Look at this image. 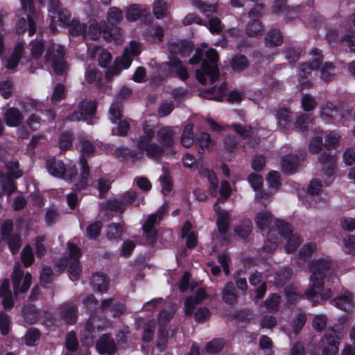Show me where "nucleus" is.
<instances>
[{"label": "nucleus", "instance_id": "nucleus-13", "mask_svg": "<svg viewBox=\"0 0 355 355\" xmlns=\"http://www.w3.org/2000/svg\"><path fill=\"white\" fill-rule=\"evenodd\" d=\"M313 60L311 63H303L299 71V82L302 87L311 86V73L313 69H316L320 64L322 55L321 52L315 49L311 52Z\"/></svg>", "mask_w": 355, "mask_h": 355}, {"label": "nucleus", "instance_id": "nucleus-56", "mask_svg": "<svg viewBox=\"0 0 355 355\" xmlns=\"http://www.w3.org/2000/svg\"><path fill=\"white\" fill-rule=\"evenodd\" d=\"M162 186V192H169L172 190L173 184L168 172L166 170L163 171V174L159 178Z\"/></svg>", "mask_w": 355, "mask_h": 355}, {"label": "nucleus", "instance_id": "nucleus-16", "mask_svg": "<svg viewBox=\"0 0 355 355\" xmlns=\"http://www.w3.org/2000/svg\"><path fill=\"white\" fill-rule=\"evenodd\" d=\"M327 346L322 349V355H336L338 352L340 340L343 337V329L340 327H332L326 333Z\"/></svg>", "mask_w": 355, "mask_h": 355}, {"label": "nucleus", "instance_id": "nucleus-30", "mask_svg": "<svg viewBox=\"0 0 355 355\" xmlns=\"http://www.w3.org/2000/svg\"><path fill=\"white\" fill-rule=\"evenodd\" d=\"M78 309L76 306L65 304L60 308V314L62 318L69 324H73L77 319Z\"/></svg>", "mask_w": 355, "mask_h": 355}, {"label": "nucleus", "instance_id": "nucleus-43", "mask_svg": "<svg viewBox=\"0 0 355 355\" xmlns=\"http://www.w3.org/2000/svg\"><path fill=\"white\" fill-rule=\"evenodd\" d=\"M293 271L288 268L279 269L275 275V284L277 287H282L292 277Z\"/></svg>", "mask_w": 355, "mask_h": 355}, {"label": "nucleus", "instance_id": "nucleus-29", "mask_svg": "<svg viewBox=\"0 0 355 355\" xmlns=\"http://www.w3.org/2000/svg\"><path fill=\"white\" fill-rule=\"evenodd\" d=\"M193 46L189 41H180L177 43H170L169 49L173 54H180L182 56H187L192 51Z\"/></svg>", "mask_w": 355, "mask_h": 355}, {"label": "nucleus", "instance_id": "nucleus-14", "mask_svg": "<svg viewBox=\"0 0 355 355\" xmlns=\"http://www.w3.org/2000/svg\"><path fill=\"white\" fill-rule=\"evenodd\" d=\"M13 223L10 220L3 221L1 225V236L3 240L8 243L10 250L12 254L17 253L21 245V240L18 234L12 233Z\"/></svg>", "mask_w": 355, "mask_h": 355}, {"label": "nucleus", "instance_id": "nucleus-35", "mask_svg": "<svg viewBox=\"0 0 355 355\" xmlns=\"http://www.w3.org/2000/svg\"><path fill=\"white\" fill-rule=\"evenodd\" d=\"M202 177L206 178L209 183L210 195L215 197L217 195L218 179L216 175L213 171L208 168H204L200 171Z\"/></svg>", "mask_w": 355, "mask_h": 355}, {"label": "nucleus", "instance_id": "nucleus-1", "mask_svg": "<svg viewBox=\"0 0 355 355\" xmlns=\"http://www.w3.org/2000/svg\"><path fill=\"white\" fill-rule=\"evenodd\" d=\"M179 132V128L164 127L157 133V140L159 144L153 143L155 137V126L145 123L143 125V134L137 141V148L151 158L159 157L164 148L171 146L175 141Z\"/></svg>", "mask_w": 355, "mask_h": 355}, {"label": "nucleus", "instance_id": "nucleus-50", "mask_svg": "<svg viewBox=\"0 0 355 355\" xmlns=\"http://www.w3.org/2000/svg\"><path fill=\"white\" fill-rule=\"evenodd\" d=\"M280 296L276 294H271L264 302L267 310L270 312H275L279 309L280 304Z\"/></svg>", "mask_w": 355, "mask_h": 355}, {"label": "nucleus", "instance_id": "nucleus-46", "mask_svg": "<svg viewBox=\"0 0 355 355\" xmlns=\"http://www.w3.org/2000/svg\"><path fill=\"white\" fill-rule=\"evenodd\" d=\"M252 230V223L250 220H245L242 221L235 228V232L236 234L241 237H247Z\"/></svg>", "mask_w": 355, "mask_h": 355}, {"label": "nucleus", "instance_id": "nucleus-53", "mask_svg": "<svg viewBox=\"0 0 355 355\" xmlns=\"http://www.w3.org/2000/svg\"><path fill=\"white\" fill-rule=\"evenodd\" d=\"M225 341L222 339H214L206 346V351L209 354H216L221 352L225 347Z\"/></svg>", "mask_w": 355, "mask_h": 355}, {"label": "nucleus", "instance_id": "nucleus-9", "mask_svg": "<svg viewBox=\"0 0 355 355\" xmlns=\"http://www.w3.org/2000/svg\"><path fill=\"white\" fill-rule=\"evenodd\" d=\"M277 228L278 230L279 237L276 236V241L278 243L279 239L286 240L285 250L288 253L294 252L302 243V239L300 236L293 233L291 226L284 222H277Z\"/></svg>", "mask_w": 355, "mask_h": 355}, {"label": "nucleus", "instance_id": "nucleus-32", "mask_svg": "<svg viewBox=\"0 0 355 355\" xmlns=\"http://www.w3.org/2000/svg\"><path fill=\"white\" fill-rule=\"evenodd\" d=\"M0 296L2 298L3 306L10 308L12 306L13 301L12 293L10 290V283L8 279H5L0 286Z\"/></svg>", "mask_w": 355, "mask_h": 355}, {"label": "nucleus", "instance_id": "nucleus-11", "mask_svg": "<svg viewBox=\"0 0 355 355\" xmlns=\"http://www.w3.org/2000/svg\"><path fill=\"white\" fill-rule=\"evenodd\" d=\"M64 48L61 45L50 44L46 50L45 58L51 62L52 67L55 73L63 75L67 69L66 62L64 60Z\"/></svg>", "mask_w": 355, "mask_h": 355}, {"label": "nucleus", "instance_id": "nucleus-22", "mask_svg": "<svg viewBox=\"0 0 355 355\" xmlns=\"http://www.w3.org/2000/svg\"><path fill=\"white\" fill-rule=\"evenodd\" d=\"M96 349L101 354H113L116 349V345L112 338L107 335L102 336L96 343Z\"/></svg>", "mask_w": 355, "mask_h": 355}, {"label": "nucleus", "instance_id": "nucleus-10", "mask_svg": "<svg viewBox=\"0 0 355 355\" xmlns=\"http://www.w3.org/2000/svg\"><path fill=\"white\" fill-rule=\"evenodd\" d=\"M46 167L49 174L64 180H71L77 174L74 165H66L62 160L55 158L49 159L46 162Z\"/></svg>", "mask_w": 355, "mask_h": 355}, {"label": "nucleus", "instance_id": "nucleus-27", "mask_svg": "<svg viewBox=\"0 0 355 355\" xmlns=\"http://www.w3.org/2000/svg\"><path fill=\"white\" fill-rule=\"evenodd\" d=\"M320 114L323 121L327 123L330 122L332 119H336L337 116H343V114L331 103H327L322 105Z\"/></svg>", "mask_w": 355, "mask_h": 355}, {"label": "nucleus", "instance_id": "nucleus-7", "mask_svg": "<svg viewBox=\"0 0 355 355\" xmlns=\"http://www.w3.org/2000/svg\"><path fill=\"white\" fill-rule=\"evenodd\" d=\"M68 250L69 257L60 259L56 263V268L59 270H63L67 268L70 279L76 280L81 273V268L78 261L80 250L71 243H68Z\"/></svg>", "mask_w": 355, "mask_h": 355}, {"label": "nucleus", "instance_id": "nucleus-24", "mask_svg": "<svg viewBox=\"0 0 355 355\" xmlns=\"http://www.w3.org/2000/svg\"><path fill=\"white\" fill-rule=\"evenodd\" d=\"M334 304L338 309L350 312L354 309V304L352 302V295L350 292L346 291L343 294L336 297L334 300Z\"/></svg>", "mask_w": 355, "mask_h": 355}, {"label": "nucleus", "instance_id": "nucleus-48", "mask_svg": "<svg viewBox=\"0 0 355 355\" xmlns=\"http://www.w3.org/2000/svg\"><path fill=\"white\" fill-rule=\"evenodd\" d=\"M312 121L313 118L310 115L302 114L297 118L295 126L301 131H306Z\"/></svg>", "mask_w": 355, "mask_h": 355}, {"label": "nucleus", "instance_id": "nucleus-25", "mask_svg": "<svg viewBox=\"0 0 355 355\" xmlns=\"http://www.w3.org/2000/svg\"><path fill=\"white\" fill-rule=\"evenodd\" d=\"M24 44L23 42H18L15 46L12 53L6 60V67L8 69H15L19 64L22 54L24 51Z\"/></svg>", "mask_w": 355, "mask_h": 355}, {"label": "nucleus", "instance_id": "nucleus-26", "mask_svg": "<svg viewBox=\"0 0 355 355\" xmlns=\"http://www.w3.org/2000/svg\"><path fill=\"white\" fill-rule=\"evenodd\" d=\"M24 119L20 111L15 107L8 108L4 114V120L8 126L17 127Z\"/></svg>", "mask_w": 355, "mask_h": 355}, {"label": "nucleus", "instance_id": "nucleus-19", "mask_svg": "<svg viewBox=\"0 0 355 355\" xmlns=\"http://www.w3.org/2000/svg\"><path fill=\"white\" fill-rule=\"evenodd\" d=\"M96 110V103L94 101L84 100L79 105V112H74L69 116L71 121L86 120L87 116H93Z\"/></svg>", "mask_w": 355, "mask_h": 355}, {"label": "nucleus", "instance_id": "nucleus-8", "mask_svg": "<svg viewBox=\"0 0 355 355\" xmlns=\"http://www.w3.org/2000/svg\"><path fill=\"white\" fill-rule=\"evenodd\" d=\"M112 33L110 32L109 26L105 21H101L99 24L96 22H92L88 28V31H86V37L96 40L98 38L101 33H103V37L107 41L114 40L117 44H121L123 42L122 36L119 30L117 28H112Z\"/></svg>", "mask_w": 355, "mask_h": 355}, {"label": "nucleus", "instance_id": "nucleus-42", "mask_svg": "<svg viewBox=\"0 0 355 355\" xmlns=\"http://www.w3.org/2000/svg\"><path fill=\"white\" fill-rule=\"evenodd\" d=\"M265 40L268 46H276L282 43L283 37L279 30L272 29L268 32Z\"/></svg>", "mask_w": 355, "mask_h": 355}, {"label": "nucleus", "instance_id": "nucleus-49", "mask_svg": "<svg viewBox=\"0 0 355 355\" xmlns=\"http://www.w3.org/2000/svg\"><path fill=\"white\" fill-rule=\"evenodd\" d=\"M123 227L120 224L111 223L107 227V236L110 240H116L123 234Z\"/></svg>", "mask_w": 355, "mask_h": 355}, {"label": "nucleus", "instance_id": "nucleus-17", "mask_svg": "<svg viewBox=\"0 0 355 355\" xmlns=\"http://www.w3.org/2000/svg\"><path fill=\"white\" fill-rule=\"evenodd\" d=\"M32 277L29 272L24 276L21 267L17 263L12 274V284L15 294L22 293L27 291L31 284Z\"/></svg>", "mask_w": 355, "mask_h": 355}, {"label": "nucleus", "instance_id": "nucleus-34", "mask_svg": "<svg viewBox=\"0 0 355 355\" xmlns=\"http://www.w3.org/2000/svg\"><path fill=\"white\" fill-rule=\"evenodd\" d=\"M223 300L229 304H233L237 301L236 288L233 282H227L222 291Z\"/></svg>", "mask_w": 355, "mask_h": 355}, {"label": "nucleus", "instance_id": "nucleus-15", "mask_svg": "<svg viewBox=\"0 0 355 355\" xmlns=\"http://www.w3.org/2000/svg\"><path fill=\"white\" fill-rule=\"evenodd\" d=\"M165 211L162 207L159 208L155 214L150 215L143 225V230L146 239V242L149 245H154L157 239V232L155 226L159 224L162 217Z\"/></svg>", "mask_w": 355, "mask_h": 355}, {"label": "nucleus", "instance_id": "nucleus-39", "mask_svg": "<svg viewBox=\"0 0 355 355\" xmlns=\"http://www.w3.org/2000/svg\"><path fill=\"white\" fill-rule=\"evenodd\" d=\"M276 119L277 120L278 125L284 130L287 128L290 125L292 119L291 114L286 108H281L277 111Z\"/></svg>", "mask_w": 355, "mask_h": 355}, {"label": "nucleus", "instance_id": "nucleus-55", "mask_svg": "<svg viewBox=\"0 0 355 355\" xmlns=\"http://www.w3.org/2000/svg\"><path fill=\"white\" fill-rule=\"evenodd\" d=\"M0 184L2 189L9 196L13 193L17 189L14 181L6 178L1 173H0Z\"/></svg>", "mask_w": 355, "mask_h": 355}, {"label": "nucleus", "instance_id": "nucleus-45", "mask_svg": "<svg viewBox=\"0 0 355 355\" xmlns=\"http://www.w3.org/2000/svg\"><path fill=\"white\" fill-rule=\"evenodd\" d=\"M180 141L182 145L186 148L190 147L193 144L192 123H189L184 127Z\"/></svg>", "mask_w": 355, "mask_h": 355}, {"label": "nucleus", "instance_id": "nucleus-41", "mask_svg": "<svg viewBox=\"0 0 355 355\" xmlns=\"http://www.w3.org/2000/svg\"><path fill=\"white\" fill-rule=\"evenodd\" d=\"M92 57L98 55V60L99 64L102 67H106L112 60V55L110 52L106 50L101 49L99 47H94L91 52Z\"/></svg>", "mask_w": 355, "mask_h": 355}, {"label": "nucleus", "instance_id": "nucleus-36", "mask_svg": "<svg viewBox=\"0 0 355 355\" xmlns=\"http://www.w3.org/2000/svg\"><path fill=\"white\" fill-rule=\"evenodd\" d=\"M91 284L94 290L104 293L108 289V281L103 273H96L92 276Z\"/></svg>", "mask_w": 355, "mask_h": 355}, {"label": "nucleus", "instance_id": "nucleus-63", "mask_svg": "<svg viewBox=\"0 0 355 355\" xmlns=\"http://www.w3.org/2000/svg\"><path fill=\"white\" fill-rule=\"evenodd\" d=\"M343 250L347 254H355V236L349 235L343 240Z\"/></svg>", "mask_w": 355, "mask_h": 355}, {"label": "nucleus", "instance_id": "nucleus-59", "mask_svg": "<svg viewBox=\"0 0 355 355\" xmlns=\"http://www.w3.org/2000/svg\"><path fill=\"white\" fill-rule=\"evenodd\" d=\"M155 327V320H149L144 327L143 340L146 342H150L153 340Z\"/></svg>", "mask_w": 355, "mask_h": 355}, {"label": "nucleus", "instance_id": "nucleus-2", "mask_svg": "<svg viewBox=\"0 0 355 355\" xmlns=\"http://www.w3.org/2000/svg\"><path fill=\"white\" fill-rule=\"evenodd\" d=\"M331 267V263L326 259H315L310 263L311 285L305 295L313 304L318 302V300H315L318 295L322 300L329 299L332 295L331 289L323 290L324 279Z\"/></svg>", "mask_w": 355, "mask_h": 355}, {"label": "nucleus", "instance_id": "nucleus-54", "mask_svg": "<svg viewBox=\"0 0 355 355\" xmlns=\"http://www.w3.org/2000/svg\"><path fill=\"white\" fill-rule=\"evenodd\" d=\"M101 229L102 223L100 221L94 222L87 226L86 229V236L89 239H95L99 236Z\"/></svg>", "mask_w": 355, "mask_h": 355}, {"label": "nucleus", "instance_id": "nucleus-57", "mask_svg": "<svg viewBox=\"0 0 355 355\" xmlns=\"http://www.w3.org/2000/svg\"><path fill=\"white\" fill-rule=\"evenodd\" d=\"M306 320V316L304 313L300 312L293 321L292 328L295 334H297L304 327Z\"/></svg>", "mask_w": 355, "mask_h": 355}, {"label": "nucleus", "instance_id": "nucleus-33", "mask_svg": "<svg viewBox=\"0 0 355 355\" xmlns=\"http://www.w3.org/2000/svg\"><path fill=\"white\" fill-rule=\"evenodd\" d=\"M299 9V7H285V0H275L272 6L273 12L283 13L289 17H293V15L295 14Z\"/></svg>", "mask_w": 355, "mask_h": 355}, {"label": "nucleus", "instance_id": "nucleus-60", "mask_svg": "<svg viewBox=\"0 0 355 355\" xmlns=\"http://www.w3.org/2000/svg\"><path fill=\"white\" fill-rule=\"evenodd\" d=\"M65 96L66 90L64 85L58 84L53 89L51 99L53 103H56L63 99Z\"/></svg>", "mask_w": 355, "mask_h": 355}, {"label": "nucleus", "instance_id": "nucleus-4", "mask_svg": "<svg viewBox=\"0 0 355 355\" xmlns=\"http://www.w3.org/2000/svg\"><path fill=\"white\" fill-rule=\"evenodd\" d=\"M232 194L231 186L227 180L220 183V198L217 200L214 205V209L217 215L216 225L218 228L217 239L222 243L226 244L230 239L229 222L230 214L226 210H222L218 205L219 200H226Z\"/></svg>", "mask_w": 355, "mask_h": 355}, {"label": "nucleus", "instance_id": "nucleus-51", "mask_svg": "<svg viewBox=\"0 0 355 355\" xmlns=\"http://www.w3.org/2000/svg\"><path fill=\"white\" fill-rule=\"evenodd\" d=\"M248 62L247 58L242 55H235L232 60L231 66L234 71H242L247 68Z\"/></svg>", "mask_w": 355, "mask_h": 355}, {"label": "nucleus", "instance_id": "nucleus-3", "mask_svg": "<svg viewBox=\"0 0 355 355\" xmlns=\"http://www.w3.org/2000/svg\"><path fill=\"white\" fill-rule=\"evenodd\" d=\"M49 16L51 18L50 28L55 31V26H69V32L73 36L83 35L86 38V27L78 20L72 19L67 10L62 9L58 0H51L49 4Z\"/></svg>", "mask_w": 355, "mask_h": 355}, {"label": "nucleus", "instance_id": "nucleus-12", "mask_svg": "<svg viewBox=\"0 0 355 355\" xmlns=\"http://www.w3.org/2000/svg\"><path fill=\"white\" fill-rule=\"evenodd\" d=\"M21 6L27 13V21L24 18L20 19L16 24V31L19 34L24 33L28 28V33L32 36L36 31L33 0H21Z\"/></svg>", "mask_w": 355, "mask_h": 355}, {"label": "nucleus", "instance_id": "nucleus-18", "mask_svg": "<svg viewBox=\"0 0 355 355\" xmlns=\"http://www.w3.org/2000/svg\"><path fill=\"white\" fill-rule=\"evenodd\" d=\"M96 329L101 331L103 327L100 320L96 318H90L85 323L84 329L81 332V341L86 346H92L96 337Z\"/></svg>", "mask_w": 355, "mask_h": 355}, {"label": "nucleus", "instance_id": "nucleus-52", "mask_svg": "<svg viewBox=\"0 0 355 355\" xmlns=\"http://www.w3.org/2000/svg\"><path fill=\"white\" fill-rule=\"evenodd\" d=\"M171 70L179 76L182 80H185L189 77V73L185 67L182 64L181 62L175 60L171 62Z\"/></svg>", "mask_w": 355, "mask_h": 355}, {"label": "nucleus", "instance_id": "nucleus-47", "mask_svg": "<svg viewBox=\"0 0 355 355\" xmlns=\"http://www.w3.org/2000/svg\"><path fill=\"white\" fill-rule=\"evenodd\" d=\"M123 19V12L121 9L116 7L110 8L107 14V21L114 25L117 24Z\"/></svg>", "mask_w": 355, "mask_h": 355}, {"label": "nucleus", "instance_id": "nucleus-38", "mask_svg": "<svg viewBox=\"0 0 355 355\" xmlns=\"http://www.w3.org/2000/svg\"><path fill=\"white\" fill-rule=\"evenodd\" d=\"M246 34L250 37H259L263 33V27L260 20H250L245 28Z\"/></svg>", "mask_w": 355, "mask_h": 355}, {"label": "nucleus", "instance_id": "nucleus-31", "mask_svg": "<svg viewBox=\"0 0 355 355\" xmlns=\"http://www.w3.org/2000/svg\"><path fill=\"white\" fill-rule=\"evenodd\" d=\"M322 132L319 128L315 129L314 135L309 141V150L312 154H317L322 150Z\"/></svg>", "mask_w": 355, "mask_h": 355}, {"label": "nucleus", "instance_id": "nucleus-62", "mask_svg": "<svg viewBox=\"0 0 355 355\" xmlns=\"http://www.w3.org/2000/svg\"><path fill=\"white\" fill-rule=\"evenodd\" d=\"M110 119L112 123H116L120 120L121 114V105L119 102H114L110 108Z\"/></svg>", "mask_w": 355, "mask_h": 355}, {"label": "nucleus", "instance_id": "nucleus-21", "mask_svg": "<svg viewBox=\"0 0 355 355\" xmlns=\"http://www.w3.org/2000/svg\"><path fill=\"white\" fill-rule=\"evenodd\" d=\"M207 297V294L205 288H200L198 290L194 297L187 298L184 302V311L187 315H190L193 312L196 306L200 304L202 300Z\"/></svg>", "mask_w": 355, "mask_h": 355}, {"label": "nucleus", "instance_id": "nucleus-23", "mask_svg": "<svg viewBox=\"0 0 355 355\" xmlns=\"http://www.w3.org/2000/svg\"><path fill=\"white\" fill-rule=\"evenodd\" d=\"M218 0H192V5L206 16L216 12Z\"/></svg>", "mask_w": 355, "mask_h": 355}, {"label": "nucleus", "instance_id": "nucleus-5", "mask_svg": "<svg viewBox=\"0 0 355 355\" xmlns=\"http://www.w3.org/2000/svg\"><path fill=\"white\" fill-rule=\"evenodd\" d=\"M254 220L257 227L261 230L271 227V229L268 231V240L263 247V250L267 253L272 252L277 248L276 234L278 233L277 223L282 221L275 219L267 210L257 213Z\"/></svg>", "mask_w": 355, "mask_h": 355}, {"label": "nucleus", "instance_id": "nucleus-28", "mask_svg": "<svg viewBox=\"0 0 355 355\" xmlns=\"http://www.w3.org/2000/svg\"><path fill=\"white\" fill-rule=\"evenodd\" d=\"M149 9L142 8L140 5L134 3L127 8L126 19L129 21H135L141 16L149 13Z\"/></svg>", "mask_w": 355, "mask_h": 355}, {"label": "nucleus", "instance_id": "nucleus-61", "mask_svg": "<svg viewBox=\"0 0 355 355\" xmlns=\"http://www.w3.org/2000/svg\"><path fill=\"white\" fill-rule=\"evenodd\" d=\"M31 53L33 58H40L44 52V43L42 41L35 40L30 44Z\"/></svg>", "mask_w": 355, "mask_h": 355}, {"label": "nucleus", "instance_id": "nucleus-64", "mask_svg": "<svg viewBox=\"0 0 355 355\" xmlns=\"http://www.w3.org/2000/svg\"><path fill=\"white\" fill-rule=\"evenodd\" d=\"M334 66L331 62H325L321 67V78L324 81H329L334 76Z\"/></svg>", "mask_w": 355, "mask_h": 355}, {"label": "nucleus", "instance_id": "nucleus-40", "mask_svg": "<svg viewBox=\"0 0 355 355\" xmlns=\"http://www.w3.org/2000/svg\"><path fill=\"white\" fill-rule=\"evenodd\" d=\"M81 173L78 182L76 184L77 189H84L88 183L89 168L85 159H80Z\"/></svg>", "mask_w": 355, "mask_h": 355}, {"label": "nucleus", "instance_id": "nucleus-20", "mask_svg": "<svg viewBox=\"0 0 355 355\" xmlns=\"http://www.w3.org/2000/svg\"><path fill=\"white\" fill-rule=\"evenodd\" d=\"M319 161L322 164V170L328 176L329 182H331L334 173L336 159V157L329 153H324L319 157Z\"/></svg>", "mask_w": 355, "mask_h": 355}, {"label": "nucleus", "instance_id": "nucleus-44", "mask_svg": "<svg viewBox=\"0 0 355 355\" xmlns=\"http://www.w3.org/2000/svg\"><path fill=\"white\" fill-rule=\"evenodd\" d=\"M153 12L157 19H162L167 15L168 4L163 0H155Z\"/></svg>", "mask_w": 355, "mask_h": 355}, {"label": "nucleus", "instance_id": "nucleus-37", "mask_svg": "<svg viewBox=\"0 0 355 355\" xmlns=\"http://www.w3.org/2000/svg\"><path fill=\"white\" fill-rule=\"evenodd\" d=\"M299 165V159L296 155H288L281 162L282 168L286 173H293Z\"/></svg>", "mask_w": 355, "mask_h": 355}, {"label": "nucleus", "instance_id": "nucleus-6", "mask_svg": "<svg viewBox=\"0 0 355 355\" xmlns=\"http://www.w3.org/2000/svg\"><path fill=\"white\" fill-rule=\"evenodd\" d=\"M205 58L202 60V67L196 71L198 80L202 85L207 84V79L214 83L218 78L219 72L217 65L218 55L214 49L205 52Z\"/></svg>", "mask_w": 355, "mask_h": 355}, {"label": "nucleus", "instance_id": "nucleus-58", "mask_svg": "<svg viewBox=\"0 0 355 355\" xmlns=\"http://www.w3.org/2000/svg\"><path fill=\"white\" fill-rule=\"evenodd\" d=\"M21 260L24 266L28 267L31 266L34 261V256L33 250L30 245H26L21 251Z\"/></svg>", "mask_w": 355, "mask_h": 355}]
</instances>
